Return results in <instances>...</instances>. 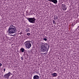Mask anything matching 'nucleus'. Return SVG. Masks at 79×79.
I'll list each match as a JSON object with an SVG mask.
<instances>
[{
	"label": "nucleus",
	"mask_w": 79,
	"mask_h": 79,
	"mask_svg": "<svg viewBox=\"0 0 79 79\" xmlns=\"http://www.w3.org/2000/svg\"><path fill=\"white\" fill-rule=\"evenodd\" d=\"M23 57H22L21 58V59L22 60H23Z\"/></svg>",
	"instance_id": "nucleus-21"
},
{
	"label": "nucleus",
	"mask_w": 79,
	"mask_h": 79,
	"mask_svg": "<svg viewBox=\"0 0 79 79\" xmlns=\"http://www.w3.org/2000/svg\"><path fill=\"white\" fill-rule=\"evenodd\" d=\"M47 48H48L47 51H48V49H49L50 47L48 45V46H47Z\"/></svg>",
	"instance_id": "nucleus-13"
},
{
	"label": "nucleus",
	"mask_w": 79,
	"mask_h": 79,
	"mask_svg": "<svg viewBox=\"0 0 79 79\" xmlns=\"http://www.w3.org/2000/svg\"><path fill=\"white\" fill-rule=\"evenodd\" d=\"M2 64L1 63H0V67L2 66Z\"/></svg>",
	"instance_id": "nucleus-18"
},
{
	"label": "nucleus",
	"mask_w": 79,
	"mask_h": 79,
	"mask_svg": "<svg viewBox=\"0 0 79 79\" xmlns=\"http://www.w3.org/2000/svg\"><path fill=\"white\" fill-rule=\"evenodd\" d=\"M28 31H29V30H26V31H27V32H28Z\"/></svg>",
	"instance_id": "nucleus-19"
},
{
	"label": "nucleus",
	"mask_w": 79,
	"mask_h": 79,
	"mask_svg": "<svg viewBox=\"0 0 79 79\" xmlns=\"http://www.w3.org/2000/svg\"><path fill=\"white\" fill-rule=\"evenodd\" d=\"M14 27L15 28V27L14 26H13V25H10V28H11V27Z\"/></svg>",
	"instance_id": "nucleus-11"
},
{
	"label": "nucleus",
	"mask_w": 79,
	"mask_h": 79,
	"mask_svg": "<svg viewBox=\"0 0 79 79\" xmlns=\"http://www.w3.org/2000/svg\"><path fill=\"white\" fill-rule=\"evenodd\" d=\"M53 24H56V23H55V21H54V20H53Z\"/></svg>",
	"instance_id": "nucleus-17"
},
{
	"label": "nucleus",
	"mask_w": 79,
	"mask_h": 79,
	"mask_svg": "<svg viewBox=\"0 0 79 79\" xmlns=\"http://www.w3.org/2000/svg\"><path fill=\"white\" fill-rule=\"evenodd\" d=\"M22 52H24V49L23 48H21V49L20 50Z\"/></svg>",
	"instance_id": "nucleus-10"
},
{
	"label": "nucleus",
	"mask_w": 79,
	"mask_h": 79,
	"mask_svg": "<svg viewBox=\"0 0 79 79\" xmlns=\"http://www.w3.org/2000/svg\"><path fill=\"white\" fill-rule=\"evenodd\" d=\"M25 47L28 48H29L31 47V44L30 41H27L25 42Z\"/></svg>",
	"instance_id": "nucleus-4"
},
{
	"label": "nucleus",
	"mask_w": 79,
	"mask_h": 79,
	"mask_svg": "<svg viewBox=\"0 0 79 79\" xmlns=\"http://www.w3.org/2000/svg\"><path fill=\"white\" fill-rule=\"evenodd\" d=\"M4 72H5V69H4Z\"/></svg>",
	"instance_id": "nucleus-20"
},
{
	"label": "nucleus",
	"mask_w": 79,
	"mask_h": 79,
	"mask_svg": "<svg viewBox=\"0 0 79 79\" xmlns=\"http://www.w3.org/2000/svg\"><path fill=\"white\" fill-rule=\"evenodd\" d=\"M47 47H48V44L47 43H42L41 46V50L42 52H46L47 49Z\"/></svg>",
	"instance_id": "nucleus-1"
},
{
	"label": "nucleus",
	"mask_w": 79,
	"mask_h": 79,
	"mask_svg": "<svg viewBox=\"0 0 79 79\" xmlns=\"http://www.w3.org/2000/svg\"><path fill=\"white\" fill-rule=\"evenodd\" d=\"M27 35H28V36H29V35H31V34L28 33L27 34Z\"/></svg>",
	"instance_id": "nucleus-14"
},
{
	"label": "nucleus",
	"mask_w": 79,
	"mask_h": 79,
	"mask_svg": "<svg viewBox=\"0 0 79 79\" xmlns=\"http://www.w3.org/2000/svg\"><path fill=\"white\" fill-rule=\"evenodd\" d=\"M11 36H13V37H15V34H14V35H11Z\"/></svg>",
	"instance_id": "nucleus-16"
},
{
	"label": "nucleus",
	"mask_w": 79,
	"mask_h": 79,
	"mask_svg": "<svg viewBox=\"0 0 79 79\" xmlns=\"http://www.w3.org/2000/svg\"><path fill=\"white\" fill-rule=\"evenodd\" d=\"M33 79H39V77L38 75H35L33 77Z\"/></svg>",
	"instance_id": "nucleus-8"
},
{
	"label": "nucleus",
	"mask_w": 79,
	"mask_h": 79,
	"mask_svg": "<svg viewBox=\"0 0 79 79\" xmlns=\"http://www.w3.org/2000/svg\"><path fill=\"white\" fill-rule=\"evenodd\" d=\"M27 19L28 20L29 22L31 23H35V18H27Z\"/></svg>",
	"instance_id": "nucleus-3"
},
{
	"label": "nucleus",
	"mask_w": 79,
	"mask_h": 79,
	"mask_svg": "<svg viewBox=\"0 0 79 79\" xmlns=\"http://www.w3.org/2000/svg\"><path fill=\"white\" fill-rule=\"evenodd\" d=\"M10 74H11V73L10 72L9 73H8L5 74L4 76L6 79L7 78H9V77L10 76Z\"/></svg>",
	"instance_id": "nucleus-5"
},
{
	"label": "nucleus",
	"mask_w": 79,
	"mask_h": 79,
	"mask_svg": "<svg viewBox=\"0 0 79 79\" xmlns=\"http://www.w3.org/2000/svg\"><path fill=\"white\" fill-rule=\"evenodd\" d=\"M16 31V28L14 27H10L8 29V31L9 34H14Z\"/></svg>",
	"instance_id": "nucleus-2"
},
{
	"label": "nucleus",
	"mask_w": 79,
	"mask_h": 79,
	"mask_svg": "<svg viewBox=\"0 0 79 79\" xmlns=\"http://www.w3.org/2000/svg\"><path fill=\"white\" fill-rule=\"evenodd\" d=\"M52 75L54 77H55V76H57V74L56 73H54L52 74Z\"/></svg>",
	"instance_id": "nucleus-9"
},
{
	"label": "nucleus",
	"mask_w": 79,
	"mask_h": 79,
	"mask_svg": "<svg viewBox=\"0 0 79 79\" xmlns=\"http://www.w3.org/2000/svg\"><path fill=\"white\" fill-rule=\"evenodd\" d=\"M48 1L50 2H53L54 3H55V4H57V2L58 1L57 0H48Z\"/></svg>",
	"instance_id": "nucleus-6"
},
{
	"label": "nucleus",
	"mask_w": 79,
	"mask_h": 79,
	"mask_svg": "<svg viewBox=\"0 0 79 79\" xmlns=\"http://www.w3.org/2000/svg\"><path fill=\"white\" fill-rule=\"evenodd\" d=\"M54 17L55 19H58V16H57L55 15L54 16Z\"/></svg>",
	"instance_id": "nucleus-12"
},
{
	"label": "nucleus",
	"mask_w": 79,
	"mask_h": 79,
	"mask_svg": "<svg viewBox=\"0 0 79 79\" xmlns=\"http://www.w3.org/2000/svg\"><path fill=\"white\" fill-rule=\"evenodd\" d=\"M62 6L63 7V10L65 11V10H67V8H66V7H65V6H66V5H64V4H62Z\"/></svg>",
	"instance_id": "nucleus-7"
},
{
	"label": "nucleus",
	"mask_w": 79,
	"mask_h": 79,
	"mask_svg": "<svg viewBox=\"0 0 79 79\" xmlns=\"http://www.w3.org/2000/svg\"><path fill=\"white\" fill-rule=\"evenodd\" d=\"M43 39L44 40H45V41H46V40H47V38H44Z\"/></svg>",
	"instance_id": "nucleus-15"
}]
</instances>
